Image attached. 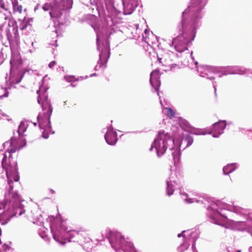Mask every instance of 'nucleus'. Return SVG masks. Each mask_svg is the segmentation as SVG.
I'll return each instance as SVG.
<instances>
[{
  "instance_id": "nucleus-9",
  "label": "nucleus",
  "mask_w": 252,
  "mask_h": 252,
  "mask_svg": "<svg viewBox=\"0 0 252 252\" xmlns=\"http://www.w3.org/2000/svg\"><path fill=\"white\" fill-rule=\"evenodd\" d=\"M67 3L65 6L66 2L64 0H60L59 2H55L51 6L50 4L46 3L42 6V9L44 11H48L51 9L50 15L52 19H59L63 14V11L64 9H70L72 4V0H66Z\"/></svg>"
},
{
  "instance_id": "nucleus-41",
  "label": "nucleus",
  "mask_w": 252,
  "mask_h": 252,
  "mask_svg": "<svg viewBox=\"0 0 252 252\" xmlns=\"http://www.w3.org/2000/svg\"><path fill=\"white\" fill-rule=\"evenodd\" d=\"M98 65H96L95 67V70H97Z\"/></svg>"
},
{
  "instance_id": "nucleus-45",
  "label": "nucleus",
  "mask_w": 252,
  "mask_h": 252,
  "mask_svg": "<svg viewBox=\"0 0 252 252\" xmlns=\"http://www.w3.org/2000/svg\"><path fill=\"white\" fill-rule=\"evenodd\" d=\"M195 64L196 65L197 64V62H195Z\"/></svg>"
},
{
  "instance_id": "nucleus-5",
  "label": "nucleus",
  "mask_w": 252,
  "mask_h": 252,
  "mask_svg": "<svg viewBox=\"0 0 252 252\" xmlns=\"http://www.w3.org/2000/svg\"><path fill=\"white\" fill-rule=\"evenodd\" d=\"M47 91V88L43 86L40 87L39 90L37 91V94L38 95L37 101L41 105L42 109V112L38 114L37 118L40 128L44 130L42 132V137L45 139L48 137L47 133H54L51 130L50 121L53 109L48 98Z\"/></svg>"
},
{
  "instance_id": "nucleus-14",
  "label": "nucleus",
  "mask_w": 252,
  "mask_h": 252,
  "mask_svg": "<svg viewBox=\"0 0 252 252\" xmlns=\"http://www.w3.org/2000/svg\"><path fill=\"white\" fill-rule=\"evenodd\" d=\"M157 55L158 61L162 64L163 66L165 67V68H163V70L165 71L171 70L173 65H175L172 63V56H173V53H164L163 51L159 50Z\"/></svg>"
},
{
  "instance_id": "nucleus-16",
  "label": "nucleus",
  "mask_w": 252,
  "mask_h": 252,
  "mask_svg": "<svg viewBox=\"0 0 252 252\" xmlns=\"http://www.w3.org/2000/svg\"><path fill=\"white\" fill-rule=\"evenodd\" d=\"M140 0H122L124 13L131 14L139 5Z\"/></svg>"
},
{
  "instance_id": "nucleus-36",
  "label": "nucleus",
  "mask_w": 252,
  "mask_h": 252,
  "mask_svg": "<svg viewBox=\"0 0 252 252\" xmlns=\"http://www.w3.org/2000/svg\"><path fill=\"white\" fill-rule=\"evenodd\" d=\"M249 252H252V246L250 247L249 249Z\"/></svg>"
},
{
  "instance_id": "nucleus-3",
  "label": "nucleus",
  "mask_w": 252,
  "mask_h": 252,
  "mask_svg": "<svg viewBox=\"0 0 252 252\" xmlns=\"http://www.w3.org/2000/svg\"><path fill=\"white\" fill-rule=\"evenodd\" d=\"M54 240L62 245L67 242H77L78 230H68L65 221L60 217L49 216L46 219Z\"/></svg>"
},
{
  "instance_id": "nucleus-43",
  "label": "nucleus",
  "mask_w": 252,
  "mask_h": 252,
  "mask_svg": "<svg viewBox=\"0 0 252 252\" xmlns=\"http://www.w3.org/2000/svg\"><path fill=\"white\" fill-rule=\"evenodd\" d=\"M43 228L44 229V230H48V229H47V228H45V227H44V226H43Z\"/></svg>"
},
{
  "instance_id": "nucleus-4",
  "label": "nucleus",
  "mask_w": 252,
  "mask_h": 252,
  "mask_svg": "<svg viewBox=\"0 0 252 252\" xmlns=\"http://www.w3.org/2000/svg\"><path fill=\"white\" fill-rule=\"evenodd\" d=\"M180 144L181 143L175 144L174 140L168 133L165 132L164 131H160L153 142L150 151H151L155 148L157 156L160 157L168 149L171 152L173 159L176 163L180 159Z\"/></svg>"
},
{
  "instance_id": "nucleus-13",
  "label": "nucleus",
  "mask_w": 252,
  "mask_h": 252,
  "mask_svg": "<svg viewBox=\"0 0 252 252\" xmlns=\"http://www.w3.org/2000/svg\"><path fill=\"white\" fill-rule=\"evenodd\" d=\"M89 230L81 227L78 230L77 243L82 245L84 249L89 252L93 247L92 241L88 236Z\"/></svg>"
},
{
  "instance_id": "nucleus-32",
  "label": "nucleus",
  "mask_w": 252,
  "mask_h": 252,
  "mask_svg": "<svg viewBox=\"0 0 252 252\" xmlns=\"http://www.w3.org/2000/svg\"><path fill=\"white\" fill-rule=\"evenodd\" d=\"M0 7H1V8H2L3 9H4L6 11L8 10V8H7L5 7L4 3L2 0H0Z\"/></svg>"
},
{
  "instance_id": "nucleus-25",
  "label": "nucleus",
  "mask_w": 252,
  "mask_h": 252,
  "mask_svg": "<svg viewBox=\"0 0 252 252\" xmlns=\"http://www.w3.org/2000/svg\"><path fill=\"white\" fill-rule=\"evenodd\" d=\"M193 140L192 137L191 136H190V135H188L185 138H184L182 139L181 143L182 144L183 143H187V145H186V147H189V146H190L192 144V143H193Z\"/></svg>"
},
{
  "instance_id": "nucleus-21",
  "label": "nucleus",
  "mask_w": 252,
  "mask_h": 252,
  "mask_svg": "<svg viewBox=\"0 0 252 252\" xmlns=\"http://www.w3.org/2000/svg\"><path fill=\"white\" fill-rule=\"evenodd\" d=\"M180 194L182 199L184 200L186 203H191L196 202L197 203H202L206 204V203H209L207 200L200 197H189V195L185 192H182L180 191Z\"/></svg>"
},
{
  "instance_id": "nucleus-30",
  "label": "nucleus",
  "mask_w": 252,
  "mask_h": 252,
  "mask_svg": "<svg viewBox=\"0 0 252 252\" xmlns=\"http://www.w3.org/2000/svg\"><path fill=\"white\" fill-rule=\"evenodd\" d=\"M39 234L41 236L42 238H43L45 241H48L49 239V238L48 236L47 235L45 231H44V232H41L40 231L39 232Z\"/></svg>"
},
{
  "instance_id": "nucleus-46",
  "label": "nucleus",
  "mask_w": 252,
  "mask_h": 252,
  "mask_svg": "<svg viewBox=\"0 0 252 252\" xmlns=\"http://www.w3.org/2000/svg\"><path fill=\"white\" fill-rule=\"evenodd\" d=\"M240 252V251H238V252Z\"/></svg>"
},
{
  "instance_id": "nucleus-2",
  "label": "nucleus",
  "mask_w": 252,
  "mask_h": 252,
  "mask_svg": "<svg viewBox=\"0 0 252 252\" xmlns=\"http://www.w3.org/2000/svg\"><path fill=\"white\" fill-rule=\"evenodd\" d=\"M4 148L6 151L3 153L0 152V173L5 169L6 170L7 183L8 185V192L5 195L11 194L13 198H16L18 200L20 196L16 191L13 190V183L17 182L19 180V176L17 167V162L12 161L11 154L15 153L17 149L22 147L18 146V141L15 138H12L10 141L3 144Z\"/></svg>"
},
{
  "instance_id": "nucleus-20",
  "label": "nucleus",
  "mask_w": 252,
  "mask_h": 252,
  "mask_svg": "<svg viewBox=\"0 0 252 252\" xmlns=\"http://www.w3.org/2000/svg\"><path fill=\"white\" fill-rule=\"evenodd\" d=\"M159 78V70L158 69L155 70L151 73L150 82L152 86L155 88V91L157 92L158 95H159L158 89L160 85Z\"/></svg>"
},
{
  "instance_id": "nucleus-19",
  "label": "nucleus",
  "mask_w": 252,
  "mask_h": 252,
  "mask_svg": "<svg viewBox=\"0 0 252 252\" xmlns=\"http://www.w3.org/2000/svg\"><path fill=\"white\" fill-rule=\"evenodd\" d=\"M166 193L168 196L172 195L174 193V187L177 185L176 177L174 174L171 173L169 177L166 180Z\"/></svg>"
},
{
  "instance_id": "nucleus-22",
  "label": "nucleus",
  "mask_w": 252,
  "mask_h": 252,
  "mask_svg": "<svg viewBox=\"0 0 252 252\" xmlns=\"http://www.w3.org/2000/svg\"><path fill=\"white\" fill-rule=\"evenodd\" d=\"M28 217L34 223L41 224L42 223V216L40 214V212L33 209L32 210L30 213L28 215Z\"/></svg>"
},
{
  "instance_id": "nucleus-23",
  "label": "nucleus",
  "mask_w": 252,
  "mask_h": 252,
  "mask_svg": "<svg viewBox=\"0 0 252 252\" xmlns=\"http://www.w3.org/2000/svg\"><path fill=\"white\" fill-rule=\"evenodd\" d=\"M238 165L236 163H233L227 164L223 168V174L225 175H228V174L234 171L236 168H237Z\"/></svg>"
},
{
  "instance_id": "nucleus-6",
  "label": "nucleus",
  "mask_w": 252,
  "mask_h": 252,
  "mask_svg": "<svg viewBox=\"0 0 252 252\" xmlns=\"http://www.w3.org/2000/svg\"><path fill=\"white\" fill-rule=\"evenodd\" d=\"M11 68L9 79L7 81V88L0 87V98L7 97L9 94L8 89L12 88L15 84L19 83L24 75L22 68V61L19 55L12 56L10 62Z\"/></svg>"
},
{
  "instance_id": "nucleus-35",
  "label": "nucleus",
  "mask_w": 252,
  "mask_h": 252,
  "mask_svg": "<svg viewBox=\"0 0 252 252\" xmlns=\"http://www.w3.org/2000/svg\"><path fill=\"white\" fill-rule=\"evenodd\" d=\"M213 87H214V90H215V93H216V85H215V84L214 82H213Z\"/></svg>"
},
{
  "instance_id": "nucleus-27",
  "label": "nucleus",
  "mask_w": 252,
  "mask_h": 252,
  "mask_svg": "<svg viewBox=\"0 0 252 252\" xmlns=\"http://www.w3.org/2000/svg\"><path fill=\"white\" fill-rule=\"evenodd\" d=\"M54 29L55 30L53 31L52 33H51V37L53 39L59 35L60 27L59 26L56 27L54 26Z\"/></svg>"
},
{
  "instance_id": "nucleus-42",
  "label": "nucleus",
  "mask_w": 252,
  "mask_h": 252,
  "mask_svg": "<svg viewBox=\"0 0 252 252\" xmlns=\"http://www.w3.org/2000/svg\"><path fill=\"white\" fill-rule=\"evenodd\" d=\"M71 86L72 87H75V85H73V84H71Z\"/></svg>"
},
{
  "instance_id": "nucleus-11",
  "label": "nucleus",
  "mask_w": 252,
  "mask_h": 252,
  "mask_svg": "<svg viewBox=\"0 0 252 252\" xmlns=\"http://www.w3.org/2000/svg\"><path fill=\"white\" fill-rule=\"evenodd\" d=\"M114 0H105V7L103 5L101 6L98 4L94 5V6L95 8V10L99 16H101L103 15L106 16V9L108 13L107 16L111 17L118 12H120V10L114 6Z\"/></svg>"
},
{
  "instance_id": "nucleus-28",
  "label": "nucleus",
  "mask_w": 252,
  "mask_h": 252,
  "mask_svg": "<svg viewBox=\"0 0 252 252\" xmlns=\"http://www.w3.org/2000/svg\"><path fill=\"white\" fill-rule=\"evenodd\" d=\"M64 79L68 82H73L76 80L74 76H65Z\"/></svg>"
},
{
  "instance_id": "nucleus-34",
  "label": "nucleus",
  "mask_w": 252,
  "mask_h": 252,
  "mask_svg": "<svg viewBox=\"0 0 252 252\" xmlns=\"http://www.w3.org/2000/svg\"><path fill=\"white\" fill-rule=\"evenodd\" d=\"M7 117V115H4V114H2V118L1 119L3 118V119H6L7 120H9V119H7L6 117Z\"/></svg>"
},
{
  "instance_id": "nucleus-33",
  "label": "nucleus",
  "mask_w": 252,
  "mask_h": 252,
  "mask_svg": "<svg viewBox=\"0 0 252 252\" xmlns=\"http://www.w3.org/2000/svg\"><path fill=\"white\" fill-rule=\"evenodd\" d=\"M56 64V62L52 61L49 64V67L52 68Z\"/></svg>"
},
{
  "instance_id": "nucleus-7",
  "label": "nucleus",
  "mask_w": 252,
  "mask_h": 252,
  "mask_svg": "<svg viewBox=\"0 0 252 252\" xmlns=\"http://www.w3.org/2000/svg\"><path fill=\"white\" fill-rule=\"evenodd\" d=\"M107 238L113 252H137L132 244L126 241L120 232L108 230Z\"/></svg>"
},
{
  "instance_id": "nucleus-8",
  "label": "nucleus",
  "mask_w": 252,
  "mask_h": 252,
  "mask_svg": "<svg viewBox=\"0 0 252 252\" xmlns=\"http://www.w3.org/2000/svg\"><path fill=\"white\" fill-rule=\"evenodd\" d=\"M92 26L96 32L97 49L100 52L99 60L98 62V64H99L98 66L99 68H104L106 66L105 64L110 56L109 46L107 41L105 40L101 45L100 44V41L101 38H105L107 35V33H105V35L103 37L102 33L97 31V29L95 26L92 25Z\"/></svg>"
},
{
  "instance_id": "nucleus-37",
  "label": "nucleus",
  "mask_w": 252,
  "mask_h": 252,
  "mask_svg": "<svg viewBox=\"0 0 252 252\" xmlns=\"http://www.w3.org/2000/svg\"><path fill=\"white\" fill-rule=\"evenodd\" d=\"M50 190L52 193H54L55 192V191L53 189H50Z\"/></svg>"
},
{
  "instance_id": "nucleus-38",
  "label": "nucleus",
  "mask_w": 252,
  "mask_h": 252,
  "mask_svg": "<svg viewBox=\"0 0 252 252\" xmlns=\"http://www.w3.org/2000/svg\"><path fill=\"white\" fill-rule=\"evenodd\" d=\"M95 75H96L95 73H93L92 75H91V77H92V76H95Z\"/></svg>"
},
{
  "instance_id": "nucleus-26",
  "label": "nucleus",
  "mask_w": 252,
  "mask_h": 252,
  "mask_svg": "<svg viewBox=\"0 0 252 252\" xmlns=\"http://www.w3.org/2000/svg\"><path fill=\"white\" fill-rule=\"evenodd\" d=\"M27 126L24 122H21L18 129V132L19 136H22L26 131Z\"/></svg>"
},
{
  "instance_id": "nucleus-18",
  "label": "nucleus",
  "mask_w": 252,
  "mask_h": 252,
  "mask_svg": "<svg viewBox=\"0 0 252 252\" xmlns=\"http://www.w3.org/2000/svg\"><path fill=\"white\" fill-rule=\"evenodd\" d=\"M104 138L107 144L110 145H115L118 140L117 134L116 131H114L113 128L112 126L107 127V130L106 134L104 135Z\"/></svg>"
},
{
  "instance_id": "nucleus-40",
  "label": "nucleus",
  "mask_w": 252,
  "mask_h": 252,
  "mask_svg": "<svg viewBox=\"0 0 252 252\" xmlns=\"http://www.w3.org/2000/svg\"><path fill=\"white\" fill-rule=\"evenodd\" d=\"M192 53L191 52V53L190 56H191V58H192V60L193 61V60H194V58H193L192 57Z\"/></svg>"
},
{
  "instance_id": "nucleus-44",
  "label": "nucleus",
  "mask_w": 252,
  "mask_h": 252,
  "mask_svg": "<svg viewBox=\"0 0 252 252\" xmlns=\"http://www.w3.org/2000/svg\"><path fill=\"white\" fill-rule=\"evenodd\" d=\"M33 125H34V126H36V125H37V124H36V123H33Z\"/></svg>"
},
{
  "instance_id": "nucleus-39",
  "label": "nucleus",
  "mask_w": 252,
  "mask_h": 252,
  "mask_svg": "<svg viewBox=\"0 0 252 252\" xmlns=\"http://www.w3.org/2000/svg\"><path fill=\"white\" fill-rule=\"evenodd\" d=\"M160 103L161 105L162 106H163V104H162L161 100H160Z\"/></svg>"
},
{
  "instance_id": "nucleus-17",
  "label": "nucleus",
  "mask_w": 252,
  "mask_h": 252,
  "mask_svg": "<svg viewBox=\"0 0 252 252\" xmlns=\"http://www.w3.org/2000/svg\"><path fill=\"white\" fill-rule=\"evenodd\" d=\"M225 126V121H220L213 125L212 129L208 132V133L212 134L214 137H218L223 132Z\"/></svg>"
},
{
  "instance_id": "nucleus-15",
  "label": "nucleus",
  "mask_w": 252,
  "mask_h": 252,
  "mask_svg": "<svg viewBox=\"0 0 252 252\" xmlns=\"http://www.w3.org/2000/svg\"><path fill=\"white\" fill-rule=\"evenodd\" d=\"M197 70L202 77H206L211 80L214 79V75H218L217 67L208 65H200L198 66Z\"/></svg>"
},
{
  "instance_id": "nucleus-29",
  "label": "nucleus",
  "mask_w": 252,
  "mask_h": 252,
  "mask_svg": "<svg viewBox=\"0 0 252 252\" xmlns=\"http://www.w3.org/2000/svg\"><path fill=\"white\" fill-rule=\"evenodd\" d=\"M13 9L15 11L21 13L22 11V6L21 5L16 6L14 3H13Z\"/></svg>"
},
{
  "instance_id": "nucleus-24",
  "label": "nucleus",
  "mask_w": 252,
  "mask_h": 252,
  "mask_svg": "<svg viewBox=\"0 0 252 252\" xmlns=\"http://www.w3.org/2000/svg\"><path fill=\"white\" fill-rule=\"evenodd\" d=\"M163 112L166 114L170 118H173L175 116V112L171 108H163Z\"/></svg>"
},
{
  "instance_id": "nucleus-31",
  "label": "nucleus",
  "mask_w": 252,
  "mask_h": 252,
  "mask_svg": "<svg viewBox=\"0 0 252 252\" xmlns=\"http://www.w3.org/2000/svg\"><path fill=\"white\" fill-rule=\"evenodd\" d=\"M206 133H208V132H205V130L203 129H197L194 132V134L196 135H205Z\"/></svg>"
},
{
  "instance_id": "nucleus-10",
  "label": "nucleus",
  "mask_w": 252,
  "mask_h": 252,
  "mask_svg": "<svg viewBox=\"0 0 252 252\" xmlns=\"http://www.w3.org/2000/svg\"><path fill=\"white\" fill-rule=\"evenodd\" d=\"M186 232H188V231H183L182 233L178 234V237H180L182 236L185 239V240L184 243L178 248L177 251L178 252H183L185 251L189 248L190 242H191L192 250L193 252H196L195 243L198 238V233L197 232H193L189 234L188 235H186V234H185V233Z\"/></svg>"
},
{
  "instance_id": "nucleus-1",
  "label": "nucleus",
  "mask_w": 252,
  "mask_h": 252,
  "mask_svg": "<svg viewBox=\"0 0 252 252\" xmlns=\"http://www.w3.org/2000/svg\"><path fill=\"white\" fill-rule=\"evenodd\" d=\"M207 0H194L192 5L182 13V20L178 28L180 34L168 45L179 53L188 50V46L195 37L196 30L201 26L202 10Z\"/></svg>"
},
{
  "instance_id": "nucleus-12",
  "label": "nucleus",
  "mask_w": 252,
  "mask_h": 252,
  "mask_svg": "<svg viewBox=\"0 0 252 252\" xmlns=\"http://www.w3.org/2000/svg\"><path fill=\"white\" fill-rule=\"evenodd\" d=\"M217 71L218 75L220 77L222 75L228 74H244L247 73L248 70L240 66H227L217 67Z\"/></svg>"
}]
</instances>
